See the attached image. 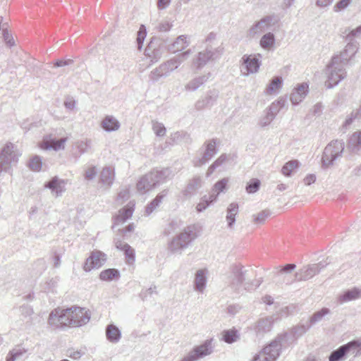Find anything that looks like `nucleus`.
<instances>
[{
	"mask_svg": "<svg viewBox=\"0 0 361 361\" xmlns=\"http://www.w3.org/2000/svg\"><path fill=\"white\" fill-rule=\"evenodd\" d=\"M326 265V262H319L304 266L295 272L293 279H290L288 275L292 273L296 266L294 264H287L278 271L277 275L282 276L283 281L288 284L294 281H307L319 274Z\"/></svg>",
	"mask_w": 361,
	"mask_h": 361,
	"instance_id": "obj_1",
	"label": "nucleus"
},
{
	"mask_svg": "<svg viewBox=\"0 0 361 361\" xmlns=\"http://www.w3.org/2000/svg\"><path fill=\"white\" fill-rule=\"evenodd\" d=\"M247 270L240 264H233L229 269L228 280L229 286L238 294H243V290H250L258 287L261 281H257L256 283L245 281L247 278Z\"/></svg>",
	"mask_w": 361,
	"mask_h": 361,
	"instance_id": "obj_2",
	"label": "nucleus"
},
{
	"mask_svg": "<svg viewBox=\"0 0 361 361\" xmlns=\"http://www.w3.org/2000/svg\"><path fill=\"white\" fill-rule=\"evenodd\" d=\"M190 54L191 51L188 49L161 63L151 71L150 79L153 81H158L161 77H168L173 71L178 69Z\"/></svg>",
	"mask_w": 361,
	"mask_h": 361,
	"instance_id": "obj_3",
	"label": "nucleus"
},
{
	"mask_svg": "<svg viewBox=\"0 0 361 361\" xmlns=\"http://www.w3.org/2000/svg\"><path fill=\"white\" fill-rule=\"evenodd\" d=\"M197 238L195 228L192 226H188L178 235L173 238L168 245L171 253L180 254L182 250L188 247L189 244Z\"/></svg>",
	"mask_w": 361,
	"mask_h": 361,
	"instance_id": "obj_4",
	"label": "nucleus"
},
{
	"mask_svg": "<svg viewBox=\"0 0 361 361\" xmlns=\"http://www.w3.org/2000/svg\"><path fill=\"white\" fill-rule=\"evenodd\" d=\"M287 335L279 336L257 354L252 361H275L279 356L282 347L286 341Z\"/></svg>",
	"mask_w": 361,
	"mask_h": 361,
	"instance_id": "obj_5",
	"label": "nucleus"
},
{
	"mask_svg": "<svg viewBox=\"0 0 361 361\" xmlns=\"http://www.w3.org/2000/svg\"><path fill=\"white\" fill-rule=\"evenodd\" d=\"M90 317L91 314L88 310L73 306L64 310V315L62 319L66 322L67 326L78 327L87 324Z\"/></svg>",
	"mask_w": 361,
	"mask_h": 361,
	"instance_id": "obj_6",
	"label": "nucleus"
},
{
	"mask_svg": "<svg viewBox=\"0 0 361 361\" xmlns=\"http://www.w3.org/2000/svg\"><path fill=\"white\" fill-rule=\"evenodd\" d=\"M325 75L326 77L325 86L330 89L345 78L347 73L345 66L338 63L336 58H331V61L326 67Z\"/></svg>",
	"mask_w": 361,
	"mask_h": 361,
	"instance_id": "obj_7",
	"label": "nucleus"
},
{
	"mask_svg": "<svg viewBox=\"0 0 361 361\" xmlns=\"http://www.w3.org/2000/svg\"><path fill=\"white\" fill-rule=\"evenodd\" d=\"M345 148L343 140H336L328 144L323 152L322 157V166L324 169L334 165L336 160L342 156Z\"/></svg>",
	"mask_w": 361,
	"mask_h": 361,
	"instance_id": "obj_8",
	"label": "nucleus"
},
{
	"mask_svg": "<svg viewBox=\"0 0 361 361\" xmlns=\"http://www.w3.org/2000/svg\"><path fill=\"white\" fill-rule=\"evenodd\" d=\"M20 156V153L13 143H6L0 154V173L9 171L17 164Z\"/></svg>",
	"mask_w": 361,
	"mask_h": 361,
	"instance_id": "obj_9",
	"label": "nucleus"
},
{
	"mask_svg": "<svg viewBox=\"0 0 361 361\" xmlns=\"http://www.w3.org/2000/svg\"><path fill=\"white\" fill-rule=\"evenodd\" d=\"M223 50L221 46L214 47L212 44L208 45L205 50L199 52L193 59V66L197 69L202 68L209 61L218 59L221 56Z\"/></svg>",
	"mask_w": 361,
	"mask_h": 361,
	"instance_id": "obj_10",
	"label": "nucleus"
},
{
	"mask_svg": "<svg viewBox=\"0 0 361 361\" xmlns=\"http://www.w3.org/2000/svg\"><path fill=\"white\" fill-rule=\"evenodd\" d=\"M217 140L211 139L203 144L200 149V157L193 159V165L200 167L208 162L216 153Z\"/></svg>",
	"mask_w": 361,
	"mask_h": 361,
	"instance_id": "obj_11",
	"label": "nucleus"
},
{
	"mask_svg": "<svg viewBox=\"0 0 361 361\" xmlns=\"http://www.w3.org/2000/svg\"><path fill=\"white\" fill-rule=\"evenodd\" d=\"M61 135V133L51 132L43 137L42 140L39 142V146L44 150L53 149L54 151H59L64 149L65 143L68 140L66 137L57 139V135Z\"/></svg>",
	"mask_w": 361,
	"mask_h": 361,
	"instance_id": "obj_12",
	"label": "nucleus"
},
{
	"mask_svg": "<svg viewBox=\"0 0 361 361\" xmlns=\"http://www.w3.org/2000/svg\"><path fill=\"white\" fill-rule=\"evenodd\" d=\"M262 55L257 54H245L241 59L240 72L244 75L256 73L258 72L261 65L260 59Z\"/></svg>",
	"mask_w": 361,
	"mask_h": 361,
	"instance_id": "obj_13",
	"label": "nucleus"
},
{
	"mask_svg": "<svg viewBox=\"0 0 361 361\" xmlns=\"http://www.w3.org/2000/svg\"><path fill=\"white\" fill-rule=\"evenodd\" d=\"M213 339L206 340L202 344L195 347L180 361H196L212 353Z\"/></svg>",
	"mask_w": 361,
	"mask_h": 361,
	"instance_id": "obj_14",
	"label": "nucleus"
},
{
	"mask_svg": "<svg viewBox=\"0 0 361 361\" xmlns=\"http://www.w3.org/2000/svg\"><path fill=\"white\" fill-rule=\"evenodd\" d=\"M358 50L357 42H348L345 48L339 54H334L332 58H336L338 63L345 66Z\"/></svg>",
	"mask_w": 361,
	"mask_h": 361,
	"instance_id": "obj_15",
	"label": "nucleus"
},
{
	"mask_svg": "<svg viewBox=\"0 0 361 361\" xmlns=\"http://www.w3.org/2000/svg\"><path fill=\"white\" fill-rule=\"evenodd\" d=\"M106 255L100 251L92 252L91 255L86 259L83 266L85 271H90L92 269H97L102 267L105 262Z\"/></svg>",
	"mask_w": 361,
	"mask_h": 361,
	"instance_id": "obj_16",
	"label": "nucleus"
},
{
	"mask_svg": "<svg viewBox=\"0 0 361 361\" xmlns=\"http://www.w3.org/2000/svg\"><path fill=\"white\" fill-rule=\"evenodd\" d=\"M66 185V180L54 176L50 180L45 183L44 188L51 190L53 195L57 197L61 196L63 192H65Z\"/></svg>",
	"mask_w": 361,
	"mask_h": 361,
	"instance_id": "obj_17",
	"label": "nucleus"
},
{
	"mask_svg": "<svg viewBox=\"0 0 361 361\" xmlns=\"http://www.w3.org/2000/svg\"><path fill=\"white\" fill-rule=\"evenodd\" d=\"M271 18L270 16H266L262 18L258 22L255 23L249 30L248 35L249 36L253 37L257 35H259L267 30H268L270 27L271 23Z\"/></svg>",
	"mask_w": 361,
	"mask_h": 361,
	"instance_id": "obj_18",
	"label": "nucleus"
},
{
	"mask_svg": "<svg viewBox=\"0 0 361 361\" xmlns=\"http://www.w3.org/2000/svg\"><path fill=\"white\" fill-rule=\"evenodd\" d=\"M309 86L307 83L298 85L290 96V100L293 104L296 105L301 102L308 93Z\"/></svg>",
	"mask_w": 361,
	"mask_h": 361,
	"instance_id": "obj_19",
	"label": "nucleus"
},
{
	"mask_svg": "<svg viewBox=\"0 0 361 361\" xmlns=\"http://www.w3.org/2000/svg\"><path fill=\"white\" fill-rule=\"evenodd\" d=\"M114 169L111 166L104 167L99 174V183L109 189L114 183Z\"/></svg>",
	"mask_w": 361,
	"mask_h": 361,
	"instance_id": "obj_20",
	"label": "nucleus"
},
{
	"mask_svg": "<svg viewBox=\"0 0 361 361\" xmlns=\"http://www.w3.org/2000/svg\"><path fill=\"white\" fill-rule=\"evenodd\" d=\"M63 315L64 310L56 309L51 311L48 319L49 325L54 328L67 326L66 322L65 319H62Z\"/></svg>",
	"mask_w": 361,
	"mask_h": 361,
	"instance_id": "obj_21",
	"label": "nucleus"
},
{
	"mask_svg": "<svg viewBox=\"0 0 361 361\" xmlns=\"http://www.w3.org/2000/svg\"><path fill=\"white\" fill-rule=\"evenodd\" d=\"M155 185L165 182L168 179H171L173 176V171L169 168L162 169L161 170H152L149 172Z\"/></svg>",
	"mask_w": 361,
	"mask_h": 361,
	"instance_id": "obj_22",
	"label": "nucleus"
},
{
	"mask_svg": "<svg viewBox=\"0 0 361 361\" xmlns=\"http://www.w3.org/2000/svg\"><path fill=\"white\" fill-rule=\"evenodd\" d=\"M116 247L124 252L126 262L129 265H133L135 259V250L128 243L121 240L115 242Z\"/></svg>",
	"mask_w": 361,
	"mask_h": 361,
	"instance_id": "obj_23",
	"label": "nucleus"
},
{
	"mask_svg": "<svg viewBox=\"0 0 361 361\" xmlns=\"http://www.w3.org/2000/svg\"><path fill=\"white\" fill-rule=\"evenodd\" d=\"M135 203L130 202L126 207L118 211V214L114 218V224L118 225L123 224L126 221L130 219L134 211Z\"/></svg>",
	"mask_w": 361,
	"mask_h": 361,
	"instance_id": "obj_24",
	"label": "nucleus"
},
{
	"mask_svg": "<svg viewBox=\"0 0 361 361\" xmlns=\"http://www.w3.org/2000/svg\"><path fill=\"white\" fill-rule=\"evenodd\" d=\"M155 187V182L153 181L149 173L141 177L137 183V190L142 194L145 193Z\"/></svg>",
	"mask_w": 361,
	"mask_h": 361,
	"instance_id": "obj_25",
	"label": "nucleus"
},
{
	"mask_svg": "<svg viewBox=\"0 0 361 361\" xmlns=\"http://www.w3.org/2000/svg\"><path fill=\"white\" fill-rule=\"evenodd\" d=\"M100 126L104 130L109 133L117 131L121 127V123L114 116L108 115L103 118Z\"/></svg>",
	"mask_w": 361,
	"mask_h": 361,
	"instance_id": "obj_26",
	"label": "nucleus"
},
{
	"mask_svg": "<svg viewBox=\"0 0 361 361\" xmlns=\"http://www.w3.org/2000/svg\"><path fill=\"white\" fill-rule=\"evenodd\" d=\"M361 298V288L354 287L346 290L338 297L340 303L347 302Z\"/></svg>",
	"mask_w": 361,
	"mask_h": 361,
	"instance_id": "obj_27",
	"label": "nucleus"
},
{
	"mask_svg": "<svg viewBox=\"0 0 361 361\" xmlns=\"http://www.w3.org/2000/svg\"><path fill=\"white\" fill-rule=\"evenodd\" d=\"M272 324V317L262 318L255 324L254 329L257 335H263L271 329Z\"/></svg>",
	"mask_w": 361,
	"mask_h": 361,
	"instance_id": "obj_28",
	"label": "nucleus"
},
{
	"mask_svg": "<svg viewBox=\"0 0 361 361\" xmlns=\"http://www.w3.org/2000/svg\"><path fill=\"white\" fill-rule=\"evenodd\" d=\"M192 140L190 134L187 132L180 130L171 133L169 137V144H189Z\"/></svg>",
	"mask_w": 361,
	"mask_h": 361,
	"instance_id": "obj_29",
	"label": "nucleus"
},
{
	"mask_svg": "<svg viewBox=\"0 0 361 361\" xmlns=\"http://www.w3.org/2000/svg\"><path fill=\"white\" fill-rule=\"evenodd\" d=\"M207 283L206 271L203 269L197 271L194 279V289L200 293H203Z\"/></svg>",
	"mask_w": 361,
	"mask_h": 361,
	"instance_id": "obj_30",
	"label": "nucleus"
},
{
	"mask_svg": "<svg viewBox=\"0 0 361 361\" xmlns=\"http://www.w3.org/2000/svg\"><path fill=\"white\" fill-rule=\"evenodd\" d=\"M189 45L187 35H180L176 40L169 46V50L172 53H176L183 50Z\"/></svg>",
	"mask_w": 361,
	"mask_h": 361,
	"instance_id": "obj_31",
	"label": "nucleus"
},
{
	"mask_svg": "<svg viewBox=\"0 0 361 361\" xmlns=\"http://www.w3.org/2000/svg\"><path fill=\"white\" fill-rule=\"evenodd\" d=\"M347 147L352 152H357L361 149V131L355 132L350 136Z\"/></svg>",
	"mask_w": 361,
	"mask_h": 361,
	"instance_id": "obj_32",
	"label": "nucleus"
},
{
	"mask_svg": "<svg viewBox=\"0 0 361 361\" xmlns=\"http://www.w3.org/2000/svg\"><path fill=\"white\" fill-rule=\"evenodd\" d=\"M106 336L109 341L116 343L121 338V333L117 326L109 324L106 328Z\"/></svg>",
	"mask_w": 361,
	"mask_h": 361,
	"instance_id": "obj_33",
	"label": "nucleus"
},
{
	"mask_svg": "<svg viewBox=\"0 0 361 361\" xmlns=\"http://www.w3.org/2000/svg\"><path fill=\"white\" fill-rule=\"evenodd\" d=\"M168 190H164L160 193H159L157 197L146 207L145 213L147 215H149L153 212L154 210L157 209L164 200V198L167 195Z\"/></svg>",
	"mask_w": 361,
	"mask_h": 361,
	"instance_id": "obj_34",
	"label": "nucleus"
},
{
	"mask_svg": "<svg viewBox=\"0 0 361 361\" xmlns=\"http://www.w3.org/2000/svg\"><path fill=\"white\" fill-rule=\"evenodd\" d=\"M226 221L228 226L232 228L235 222V216L238 213V204L235 202L231 203L226 210Z\"/></svg>",
	"mask_w": 361,
	"mask_h": 361,
	"instance_id": "obj_35",
	"label": "nucleus"
},
{
	"mask_svg": "<svg viewBox=\"0 0 361 361\" xmlns=\"http://www.w3.org/2000/svg\"><path fill=\"white\" fill-rule=\"evenodd\" d=\"M275 37L271 32L264 34L259 41V44L262 48L265 50H273L275 45Z\"/></svg>",
	"mask_w": 361,
	"mask_h": 361,
	"instance_id": "obj_36",
	"label": "nucleus"
},
{
	"mask_svg": "<svg viewBox=\"0 0 361 361\" xmlns=\"http://www.w3.org/2000/svg\"><path fill=\"white\" fill-rule=\"evenodd\" d=\"M207 78L205 75L195 78L185 85V89L188 91H195L207 81Z\"/></svg>",
	"mask_w": 361,
	"mask_h": 361,
	"instance_id": "obj_37",
	"label": "nucleus"
},
{
	"mask_svg": "<svg viewBox=\"0 0 361 361\" xmlns=\"http://www.w3.org/2000/svg\"><path fill=\"white\" fill-rule=\"evenodd\" d=\"M202 186V179L200 176L194 177L188 184L185 190V195L193 194L197 189Z\"/></svg>",
	"mask_w": 361,
	"mask_h": 361,
	"instance_id": "obj_38",
	"label": "nucleus"
},
{
	"mask_svg": "<svg viewBox=\"0 0 361 361\" xmlns=\"http://www.w3.org/2000/svg\"><path fill=\"white\" fill-rule=\"evenodd\" d=\"M26 351L27 350L24 348L19 345L16 346L9 351L6 356V361L19 360Z\"/></svg>",
	"mask_w": 361,
	"mask_h": 361,
	"instance_id": "obj_39",
	"label": "nucleus"
},
{
	"mask_svg": "<svg viewBox=\"0 0 361 361\" xmlns=\"http://www.w3.org/2000/svg\"><path fill=\"white\" fill-rule=\"evenodd\" d=\"M347 347L344 346V345L339 347L338 349L331 352L329 357V361H342L345 359Z\"/></svg>",
	"mask_w": 361,
	"mask_h": 361,
	"instance_id": "obj_40",
	"label": "nucleus"
},
{
	"mask_svg": "<svg viewBox=\"0 0 361 361\" xmlns=\"http://www.w3.org/2000/svg\"><path fill=\"white\" fill-rule=\"evenodd\" d=\"M282 86V79L279 77H276L272 79L269 85L266 89V93L268 94H276Z\"/></svg>",
	"mask_w": 361,
	"mask_h": 361,
	"instance_id": "obj_41",
	"label": "nucleus"
},
{
	"mask_svg": "<svg viewBox=\"0 0 361 361\" xmlns=\"http://www.w3.org/2000/svg\"><path fill=\"white\" fill-rule=\"evenodd\" d=\"M222 334L223 340L227 343H234L239 339L238 331L235 329L224 331Z\"/></svg>",
	"mask_w": 361,
	"mask_h": 361,
	"instance_id": "obj_42",
	"label": "nucleus"
},
{
	"mask_svg": "<svg viewBox=\"0 0 361 361\" xmlns=\"http://www.w3.org/2000/svg\"><path fill=\"white\" fill-rule=\"evenodd\" d=\"M119 276V271L115 269H108L100 273V279L103 281H111Z\"/></svg>",
	"mask_w": 361,
	"mask_h": 361,
	"instance_id": "obj_43",
	"label": "nucleus"
},
{
	"mask_svg": "<svg viewBox=\"0 0 361 361\" xmlns=\"http://www.w3.org/2000/svg\"><path fill=\"white\" fill-rule=\"evenodd\" d=\"M28 167L30 170L38 172L42 169V158L38 155H35L30 158L28 164Z\"/></svg>",
	"mask_w": 361,
	"mask_h": 361,
	"instance_id": "obj_44",
	"label": "nucleus"
},
{
	"mask_svg": "<svg viewBox=\"0 0 361 361\" xmlns=\"http://www.w3.org/2000/svg\"><path fill=\"white\" fill-rule=\"evenodd\" d=\"M298 160H292L287 162L281 169V173L286 176H290L292 171L298 167Z\"/></svg>",
	"mask_w": 361,
	"mask_h": 361,
	"instance_id": "obj_45",
	"label": "nucleus"
},
{
	"mask_svg": "<svg viewBox=\"0 0 361 361\" xmlns=\"http://www.w3.org/2000/svg\"><path fill=\"white\" fill-rule=\"evenodd\" d=\"M329 313V310L328 308L324 307L320 311L316 312L310 318L309 324L311 326L314 324L319 322H320L324 316Z\"/></svg>",
	"mask_w": 361,
	"mask_h": 361,
	"instance_id": "obj_46",
	"label": "nucleus"
},
{
	"mask_svg": "<svg viewBox=\"0 0 361 361\" xmlns=\"http://www.w3.org/2000/svg\"><path fill=\"white\" fill-rule=\"evenodd\" d=\"M152 128L157 136L163 137L166 135V129L162 123L152 121Z\"/></svg>",
	"mask_w": 361,
	"mask_h": 361,
	"instance_id": "obj_47",
	"label": "nucleus"
},
{
	"mask_svg": "<svg viewBox=\"0 0 361 361\" xmlns=\"http://www.w3.org/2000/svg\"><path fill=\"white\" fill-rule=\"evenodd\" d=\"M75 147L78 149L80 154L87 152L91 147V140L85 139L84 140H79L75 143Z\"/></svg>",
	"mask_w": 361,
	"mask_h": 361,
	"instance_id": "obj_48",
	"label": "nucleus"
},
{
	"mask_svg": "<svg viewBox=\"0 0 361 361\" xmlns=\"http://www.w3.org/2000/svg\"><path fill=\"white\" fill-rule=\"evenodd\" d=\"M261 182L257 178H252L247 184L245 190L247 193L252 194L257 192L259 189Z\"/></svg>",
	"mask_w": 361,
	"mask_h": 361,
	"instance_id": "obj_49",
	"label": "nucleus"
},
{
	"mask_svg": "<svg viewBox=\"0 0 361 361\" xmlns=\"http://www.w3.org/2000/svg\"><path fill=\"white\" fill-rule=\"evenodd\" d=\"M219 97V92L216 90H212L207 92L204 97L209 106L214 105Z\"/></svg>",
	"mask_w": 361,
	"mask_h": 361,
	"instance_id": "obj_50",
	"label": "nucleus"
},
{
	"mask_svg": "<svg viewBox=\"0 0 361 361\" xmlns=\"http://www.w3.org/2000/svg\"><path fill=\"white\" fill-rule=\"evenodd\" d=\"M130 197V190L128 188H122L117 195L116 202L121 204Z\"/></svg>",
	"mask_w": 361,
	"mask_h": 361,
	"instance_id": "obj_51",
	"label": "nucleus"
},
{
	"mask_svg": "<svg viewBox=\"0 0 361 361\" xmlns=\"http://www.w3.org/2000/svg\"><path fill=\"white\" fill-rule=\"evenodd\" d=\"M147 35V31L145 25H142L139 29V31L137 32V49H141L144 40Z\"/></svg>",
	"mask_w": 361,
	"mask_h": 361,
	"instance_id": "obj_52",
	"label": "nucleus"
},
{
	"mask_svg": "<svg viewBox=\"0 0 361 361\" xmlns=\"http://www.w3.org/2000/svg\"><path fill=\"white\" fill-rule=\"evenodd\" d=\"M228 180L229 179L228 178H224L221 180L216 182L212 188L213 192L217 193L223 192L226 188Z\"/></svg>",
	"mask_w": 361,
	"mask_h": 361,
	"instance_id": "obj_53",
	"label": "nucleus"
},
{
	"mask_svg": "<svg viewBox=\"0 0 361 361\" xmlns=\"http://www.w3.org/2000/svg\"><path fill=\"white\" fill-rule=\"evenodd\" d=\"M310 327V325L308 324L307 325L302 324L300 326H297L292 329V334L295 338H298L303 335Z\"/></svg>",
	"mask_w": 361,
	"mask_h": 361,
	"instance_id": "obj_54",
	"label": "nucleus"
},
{
	"mask_svg": "<svg viewBox=\"0 0 361 361\" xmlns=\"http://www.w3.org/2000/svg\"><path fill=\"white\" fill-rule=\"evenodd\" d=\"M360 35L361 25L350 31L345 36V41L348 42H357L355 41V38L360 36Z\"/></svg>",
	"mask_w": 361,
	"mask_h": 361,
	"instance_id": "obj_55",
	"label": "nucleus"
},
{
	"mask_svg": "<svg viewBox=\"0 0 361 361\" xmlns=\"http://www.w3.org/2000/svg\"><path fill=\"white\" fill-rule=\"evenodd\" d=\"M275 116L271 113L266 111L265 116H262L259 121V126L262 128L269 125L271 121L274 119Z\"/></svg>",
	"mask_w": 361,
	"mask_h": 361,
	"instance_id": "obj_56",
	"label": "nucleus"
},
{
	"mask_svg": "<svg viewBox=\"0 0 361 361\" xmlns=\"http://www.w3.org/2000/svg\"><path fill=\"white\" fill-rule=\"evenodd\" d=\"M344 346L347 347L346 348V353H350L354 355V357L360 356L359 355L356 354V351L358 350L357 348V341L356 340H353L352 341L348 342V343L345 344Z\"/></svg>",
	"mask_w": 361,
	"mask_h": 361,
	"instance_id": "obj_57",
	"label": "nucleus"
},
{
	"mask_svg": "<svg viewBox=\"0 0 361 361\" xmlns=\"http://www.w3.org/2000/svg\"><path fill=\"white\" fill-rule=\"evenodd\" d=\"M97 174L96 166H90L85 169L84 172V178L86 180H92L95 178Z\"/></svg>",
	"mask_w": 361,
	"mask_h": 361,
	"instance_id": "obj_58",
	"label": "nucleus"
},
{
	"mask_svg": "<svg viewBox=\"0 0 361 361\" xmlns=\"http://www.w3.org/2000/svg\"><path fill=\"white\" fill-rule=\"evenodd\" d=\"M270 215V212L268 210H264L257 215L254 216V222L255 224H263L266 219Z\"/></svg>",
	"mask_w": 361,
	"mask_h": 361,
	"instance_id": "obj_59",
	"label": "nucleus"
},
{
	"mask_svg": "<svg viewBox=\"0 0 361 361\" xmlns=\"http://www.w3.org/2000/svg\"><path fill=\"white\" fill-rule=\"evenodd\" d=\"M351 2V0H340L334 7V11L338 12L345 9Z\"/></svg>",
	"mask_w": 361,
	"mask_h": 361,
	"instance_id": "obj_60",
	"label": "nucleus"
},
{
	"mask_svg": "<svg viewBox=\"0 0 361 361\" xmlns=\"http://www.w3.org/2000/svg\"><path fill=\"white\" fill-rule=\"evenodd\" d=\"M355 118H358V116L355 111H353L344 121L342 126L343 128L348 129Z\"/></svg>",
	"mask_w": 361,
	"mask_h": 361,
	"instance_id": "obj_61",
	"label": "nucleus"
},
{
	"mask_svg": "<svg viewBox=\"0 0 361 361\" xmlns=\"http://www.w3.org/2000/svg\"><path fill=\"white\" fill-rule=\"evenodd\" d=\"M209 204H209V202H208L207 197L204 196L202 198L200 203L197 204V205L196 207V209L198 212H201L205 210L209 206Z\"/></svg>",
	"mask_w": 361,
	"mask_h": 361,
	"instance_id": "obj_62",
	"label": "nucleus"
},
{
	"mask_svg": "<svg viewBox=\"0 0 361 361\" xmlns=\"http://www.w3.org/2000/svg\"><path fill=\"white\" fill-rule=\"evenodd\" d=\"M231 158V154H222L214 162V165L218 168L225 164Z\"/></svg>",
	"mask_w": 361,
	"mask_h": 361,
	"instance_id": "obj_63",
	"label": "nucleus"
},
{
	"mask_svg": "<svg viewBox=\"0 0 361 361\" xmlns=\"http://www.w3.org/2000/svg\"><path fill=\"white\" fill-rule=\"evenodd\" d=\"M172 27V24L168 21H162L159 23L157 29L159 32H167Z\"/></svg>",
	"mask_w": 361,
	"mask_h": 361,
	"instance_id": "obj_64",
	"label": "nucleus"
}]
</instances>
